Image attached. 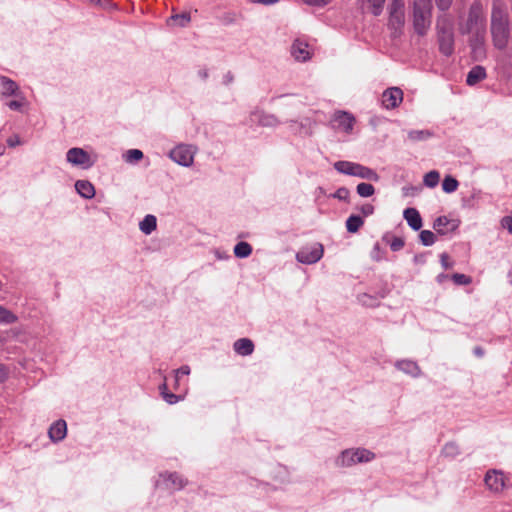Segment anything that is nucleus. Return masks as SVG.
Listing matches in <instances>:
<instances>
[{
	"label": "nucleus",
	"mask_w": 512,
	"mask_h": 512,
	"mask_svg": "<svg viewBox=\"0 0 512 512\" xmlns=\"http://www.w3.org/2000/svg\"><path fill=\"white\" fill-rule=\"evenodd\" d=\"M458 27L462 35L469 36V45L473 57L476 60L485 58L487 14L485 5L481 0H474L470 4L466 15L459 18Z\"/></svg>",
	"instance_id": "obj_1"
},
{
	"label": "nucleus",
	"mask_w": 512,
	"mask_h": 512,
	"mask_svg": "<svg viewBox=\"0 0 512 512\" xmlns=\"http://www.w3.org/2000/svg\"><path fill=\"white\" fill-rule=\"evenodd\" d=\"M490 33L493 45L504 50L510 39V21L507 5L502 0H493L491 8Z\"/></svg>",
	"instance_id": "obj_2"
},
{
	"label": "nucleus",
	"mask_w": 512,
	"mask_h": 512,
	"mask_svg": "<svg viewBox=\"0 0 512 512\" xmlns=\"http://www.w3.org/2000/svg\"><path fill=\"white\" fill-rule=\"evenodd\" d=\"M436 36L439 51L444 56H451L455 46V22L450 14L443 13L436 19Z\"/></svg>",
	"instance_id": "obj_3"
},
{
	"label": "nucleus",
	"mask_w": 512,
	"mask_h": 512,
	"mask_svg": "<svg viewBox=\"0 0 512 512\" xmlns=\"http://www.w3.org/2000/svg\"><path fill=\"white\" fill-rule=\"evenodd\" d=\"M432 1L413 0V27L419 36H425L431 26Z\"/></svg>",
	"instance_id": "obj_4"
},
{
	"label": "nucleus",
	"mask_w": 512,
	"mask_h": 512,
	"mask_svg": "<svg viewBox=\"0 0 512 512\" xmlns=\"http://www.w3.org/2000/svg\"><path fill=\"white\" fill-rule=\"evenodd\" d=\"M375 459V453L366 448H349L343 450L335 459L338 468H349L357 464L371 462Z\"/></svg>",
	"instance_id": "obj_5"
},
{
	"label": "nucleus",
	"mask_w": 512,
	"mask_h": 512,
	"mask_svg": "<svg viewBox=\"0 0 512 512\" xmlns=\"http://www.w3.org/2000/svg\"><path fill=\"white\" fill-rule=\"evenodd\" d=\"M66 161L73 167L88 170L95 165L97 158L83 148L73 147L67 150Z\"/></svg>",
	"instance_id": "obj_6"
},
{
	"label": "nucleus",
	"mask_w": 512,
	"mask_h": 512,
	"mask_svg": "<svg viewBox=\"0 0 512 512\" xmlns=\"http://www.w3.org/2000/svg\"><path fill=\"white\" fill-rule=\"evenodd\" d=\"M405 24V2L404 0H393L389 7V28L394 37L401 34Z\"/></svg>",
	"instance_id": "obj_7"
},
{
	"label": "nucleus",
	"mask_w": 512,
	"mask_h": 512,
	"mask_svg": "<svg viewBox=\"0 0 512 512\" xmlns=\"http://www.w3.org/2000/svg\"><path fill=\"white\" fill-rule=\"evenodd\" d=\"M486 488L493 494L499 495L509 485V477L501 470L489 469L484 476Z\"/></svg>",
	"instance_id": "obj_8"
},
{
	"label": "nucleus",
	"mask_w": 512,
	"mask_h": 512,
	"mask_svg": "<svg viewBox=\"0 0 512 512\" xmlns=\"http://www.w3.org/2000/svg\"><path fill=\"white\" fill-rule=\"evenodd\" d=\"M197 148L190 144H179L169 152V158L183 167H190L194 163Z\"/></svg>",
	"instance_id": "obj_9"
},
{
	"label": "nucleus",
	"mask_w": 512,
	"mask_h": 512,
	"mask_svg": "<svg viewBox=\"0 0 512 512\" xmlns=\"http://www.w3.org/2000/svg\"><path fill=\"white\" fill-rule=\"evenodd\" d=\"M356 119L346 111H336L331 117V126L338 132L350 134L353 131Z\"/></svg>",
	"instance_id": "obj_10"
},
{
	"label": "nucleus",
	"mask_w": 512,
	"mask_h": 512,
	"mask_svg": "<svg viewBox=\"0 0 512 512\" xmlns=\"http://www.w3.org/2000/svg\"><path fill=\"white\" fill-rule=\"evenodd\" d=\"M324 254L323 245L320 243H314L311 246L303 247L296 254V259L302 264H314L317 263Z\"/></svg>",
	"instance_id": "obj_11"
},
{
	"label": "nucleus",
	"mask_w": 512,
	"mask_h": 512,
	"mask_svg": "<svg viewBox=\"0 0 512 512\" xmlns=\"http://www.w3.org/2000/svg\"><path fill=\"white\" fill-rule=\"evenodd\" d=\"M403 100V91L398 87H390L382 93L381 104L389 110L398 107Z\"/></svg>",
	"instance_id": "obj_12"
},
{
	"label": "nucleus",
	"mask_w": 512,
	"mask_h": 512,
	"mask_svg": "<svg viewBox=\"0 0 512 512\" xmlns=\"http://www.w3.org/2000/svg\"><path fill=\"white\" fill-rule=\"evenodd\" d=\"M460 221L447 216H439L434 220L433 228L440 235H447L458 229Z\"/></svg>",
	"instance_id": "obj_13"
},
{
	"label": "nucleus",
	"mask_w": 512,
	"mask_h": 512,
	"mask_svg": "<svg viewBox=\"0 0 512 512\" xmlns=\"http://www.w3.org/2000/svg\"><path fill=\"white\" fill-rule=\"evenodd\" d=\"M161 482L170 490H180L186 484L185 480L176 472L161 473L159 480L156 482V486H159Z\"/></svg>",
	"instance_id": "obj_14"
},
{
	"label": "nucleus",
	"mask_w": 512,
	"mask_h": 512,
	"mask_svg": "<svg viewBox=\"0 0 512 512\" xmlns=\"http://www.w3.org/2000/svg\"><path fill=\"white\" fill-rule=\"evenodd\" d=\"M292 57L298 62L308 61L312 57V50L308 43L300 39H296L290 49Z\"/></svg>",
	"instance_id": "obj_15"
},
{
	"label": "nucleus",
	"mask_w": 512,
	"mask_h": 512,
	"mask_svg": "<svg viewBox=\"0 0 512 512\" xmlns=\"http://www.w3.org/2000/svg\"><path fill=\"white\" fill-rule=\"evenodd\" d=\"M396 369L413 377L418 378L421 376L422 371L417 362L410 359L397 360L394 364Z\"/></svg>",
	"instance_id": "obj_16"
},
{
	"label": "nucleus",
	"mask_w": 512,
	"mask_h": 512,
	"mask_svg": "<svg viewBox=\"0 0 512 512\" xmlns=\"http://www.w3.org/2000/svg\"><path fill=\"white\" fill-rule=\"evenodd\" d=\"M67 435V424L63 419H59L51 424L48 429V436L52 442H60Z\"/></svg>",
	"instance_id": "obj_17"
},
{
	"label": "nucleus",
	"mask_w": 512,
	"mask_h": 512,
	"mask_svg": "<svg viewBox=\"0 0 512 512\" xmlns=\"http://www.w3.org/2000/svg\"><path fill=\"white\" fill-rule=\"evenodd\" d=\"M250 121L263 127H275L280 123L274 115L260 111L252 113Z\"/></svg>",
	"instance_id": "obj_18"
},
{
	"label": "nucleus",
	"mask_w": 512,
	"mask_h": 512,
	"mask_svg": "<svg viewBox=\"0 0 512 512\" xmlns=\"http://www.w3.org/2000/svg\"><path fill=\"white\" fill-rule=\"evenodd\" d=\"M403 217L407 221V224L415 231H418L422 227V218L420 213L415 208H406L403 212Z\"/></svg>",
	"instance_id": "obj_19"
},
{
	"label": "nucleus",
	"mask_w": 512,
	"mask_h": 512,
	"mask_svg": "<svg viewBox=\"0 0 512 512\" xmlns=\"http://www.w3.org/2000/svg\"><path fill=\"white\" fill-rule=\"evenodd\" d=\"M74 186L76 192L84 199H92L95 196V187L88 180H77Z\"/></svg>",
	"instance_id": "obj_20"
},
{
	"label": "nucleus",
	"mask_w": 512,
	"mask_h": 512,
	"mask_svg": "<svg viewBox=\"0 0 512 512\" xmlns=\"http://www.w3.org/2000/svg\"><path fill=\"white\" fill-rule=\"evenodd\" d=\"M234 351L241 356L251 355L254 351V344L248 338H241L234 342Z\"/></svg>",
	"instance_id": "obj_21"
},
{
	"label": "nucleus",
	"mask_w": 512,
	"mask_h": 512,
	"mask_svg": "<svg viewBox=\"0 0 512 512\" xmlns=\"http://www.w3.org/2000/svg\"><path fill=\"white\" fill-rule=\"evenodd\" d=\"M0 83H1L3 95L19 96V94H21V92L19 91V86L14 80H12L6 76H2L0 78Z\"/></svg>",
	"instance_id": "obj_22"
},
{
	"label": "nucleus",
	"mask_w": 512,
	"mask_h": 512,
	"mask_svg": "<svg viewBox=\"0 0 512 512\" xmlns=\"http://www.w3.org/2000/svg\"><path fill=\"white\" fill-rule=\"evenodd\" d=\"M354 177H359L361 179H366L375 182L378 181L380 178L375 170L364 165H361L359 163H356Z\"/></svg>",
	"instance_id": "obj_23"
},
{
	"label": "nucleus",
	"mask_w": 512,
	"mask_h": 512,
	"mask_svg": "<svg viewBox=\"0 0 512 512\" xmlns=\"http://www.w3.org/2000/svg\"><path fill=\"white\" fill-rule=\"evenodd\" d=\"M486 77V71L484 67L482 66H475L473 67L469 73L467 74L466 83L470 86H473L480 82L481 80L485 79Z\"/></svg>",
	"instance_id": "obj_24"
},
{
	"label": "nucleus",
	"mask_w": 512,
	"mask_h": 512,
	"mask_svg": "<svg viewBox=\"0 0 512 512\" xmlns=\"http://www.w3.org/2000/svg\"><path fill=\"white\" fill-rule=\"evenodd\" d=\"M157 227V219L154 215L148 214L139 223V229L145 235H150Z\"/></svg>",
	"instance_id": "obj_25"
},
{
	"label": "nucleus",
	"mask_w": 512,
	"mask_h": 512,
	"mask_svg": "<svg viewBox=\"0 0 512 512\" xmlns=\"http://www.w3.org/2000/svg\"><path fill=\"white\" fill-rule=\"evenodd\" d=\"M334 169L344 175L354 176L356 163L346 160L337 161L333 164Z\"/></svg>",
	"instance_id": "obj_26"
},
{
	"label": "nucleus",
	"mask_w": 512,
	"mask_h": 512,
	"mask_svg": "<svg viewBox=\"0 0 512 512\" xmlns=\"http://www.w3.org/2000/svg\"><path fill=\"white\" fill-rule=\"evenodd\" d=\"M364 224V220L359 215H350L346 220V229L349 233H356Z\"/></svg>",
	"instance_id": "obj_27"
},
{
	"label": "nucleus",
	"mask_w": 512,
	"mask_h": 512,
	"mask_svg": "<svg viewBox=\"0 0 512 512\" xmlns=\"http://www.w3.org/2000/svg\"><path fill=\"white\" fill-rule=\"evenodd\" d=\"M252 254V246L245 241L238 242L234 247V255L237 258H247Z\"/></svg>",
	"instance_id": "obj_28"
},
{
	"label": "nucleus",
	"mask_w": 512,
	"mask_h": 512,
	"mask_svg": "<svg viewBox=\"0 0 512 512\" xmlns=\"http://www.w3.org/2000/svg\"><path fill=\"white\" fill-rule=\"evenodd\" d=\"M143 157L144 154L139 149H129L122 155L123 160L128 164H136L142 160Z\"/></svg>",
	"instance_id": "obj_29"
},
{
	"label": "nucleus",
	"mask_w": 512,
	"mask_h": 512,
	"mask_svg": "<svg viewBox=\"0 0 512 512\" xmlns=\"http://www.w3.org/2000/svg\"><path fill=\"white\" fill-rule=\"evenodd\" d=\"M441 455L448 459H454L460 455V448L456 443L448 442L442 448Z\"/></svg>",
	"instance_id": "obj_30"
},
{
	"label": "nucleus",
	"mask_w": 512,
	"mask_h": 512,
	"mask_svg": "<svg viewBox=\"0 0 512 512\" xmlns=\"http://www.w3.org/2000/svg\"><path fill=\"white\" fill-rule=\"evenodd\" d=\"M18 321V317L6 307L0 305V324L8 325Z\"/></svg>",
	"instance_id": "obj_31"
},
{
	"label": "nucleus",
	"mask_w": 512,
	"mask_h": 512,
	"mask_svg": "<svg viewBox=\"0 0 512 512\" xmlns=\"http://www.w3.org/2000/svg\"><path fill=\"white\" fill-rule=\"evenodd\" d=\"M440 174L436 170H432L424 175L423 183L429 188H434L438 185Z\"/></svg>",
	"instance_id": "obj_32"
},
{
	"label": "nucleus",
	"mask_w": 512,
	"mask_h": 512,
	"mask_svg": "<svg viewBox=\"0 0 512 512\" xmlns=\"http://www.w3.org/2000/svg\"><path fill=\"white\" fill-rule=\"evenodd\" d=\"M432 136V133L429 130H411L408 132V139L416 142V141H424Z\"/></svg>",
	"instance_id": "obj_33"
},
{
	"label": "nucleus",
	"mask_w": 512,
	"mask_h": 512,
	"mask_svg": "<svg viewBox=\"0 0 512 512\" xmlns=\"http://www.w3.org/2000/svg\"><path fill=\"white\" fill-rule=\"evenodd\" d=\"M458 186V181L452 176H446L442 182V189L448 194L455 192Z\"/></svg>",
	"instance_id": "obj_34"
},
{
	"label": "nucleus",
	"mask_w": 512,
	"mask_h": 512,
	"mask_svg": "<svg viewBox=\"0 0 512 512\" xmlns=\"http://www.w3.org/2000/svg\"><path fill=\"white\" fill-rule=\"evenodd\" d=\"M356 191L361 197H370L375 193V188L372 184L369 183H359L356 187Z\"/></svg>",
	"instance_id": "obj_35"
},
{
	"label": "nucleus",
	"mask_w": 512,
	"mask_h": 512,
	"mask_svg": "<svg viewBox=\"0 0 512 512\" xmlns=\"http://www.w3.org/2000/svg\"><path fill=\"white\" fill-rule=\"evenodd\" d=\"M420 241L424 246H431L435 243L436 237L435 234L430 230H422L420 232Z\"/></svg>",
	"instance_id": "obj_36"
},
{
	"label": "nucleus",
	"mask_w": 512,
	"mask_h": 512,
	"mask_svg": "<svg viewBox=\"0 0 512 512\" xmlns=\"http://www.w3.org/2000/svg\"><path fill=\"white\" fill-rule=\"evenodd\" d=\"M18 99H15V100H12V101H9L7 103V106L11 109V110H14V111H21L22 108L27 104L26 102V99L25 97L21 94H19V96H17Z\"/></svg>",
	"instance_id": "obj_37"
},
{
	"label": "nucleus",
	"mask_w": 512,
	"mask_h": 512,
	"mask_svg": "<svg viewBox=\"0 0 512 512\" xmlns=\"http://www.w3.org/2000/svg\"><path fill=\"white\" fill-rule=\"evenodd\" d=\"M371 6V12L373 15L378 16L381 14L383 5L386 0H366Z\"/></svg>",
	"instance_id": "obj_38"
},
{
	"label": "nucleus",
	"mask_w": 512,
	"mask_h": 512,
	"mask_svg": "<svg viewBox=\"0 0 512 512\" xmlns=\"http://www.w3.org/2000/svg\"><path fill=\"white\" fill-rule=\"evenodd\" d=\"M350 196V191L346 187L338 188L331 197L338 199L340 201H347Z\"/></svg>",
	"instance_id": "obj_39"
},
{
	"label": "nucleus",
	"mask_w": 512,
	"mask_h": 512,
	"mask_svg": "<svg viewBox=\"0 0 512 512\" xmlns=\"http://www.w3.org/2000/svg\"><path fill=\"white\" fill-rule=\"evenodd\" d=\"M452 280L457 285H468L472 282L471 277L461 274V273H455L452 275Z\"/></svg>",
	"instance_id": "obj_40"
},
{
	"label": "nucleus",
	"mask_w": 512,
	"mask_h": 512,
	"mask_svg": "<svg viewBox=\"0 0 512 512\" xmlns=\"http://www.w3.org/2000/svg\"><path fill=\"white\" fill-rule=\"evenodd\" d=\"M388 243L391 250L395 252L401 250L404 247V240L401 237H392Z\"/></svg>",
	"instance_id": "obj_41"
},
{
	"label": "nucleus",
	"mask_w": 512,
	"mask_h": 512,
	"mask_svg": "<svg viewBox=\"0 0 512 512\" xmlns=\"http://www.w3.org/2000/svg\"><path fill=\"white\" fill-rule=\"evenodd\" d=\"M162 398L165 400V402H167L170 405L176 404L183 399V397L171 392H165Z\"/></svg>",
	"instance_id": "obj_42"
},
{
	"label": "nucleus",
	"mask_w": 512,
	"mask_h": 512,
	"mask_svg": "<svg viewBox=\"0 0 512 512\" xmlns=\"http://www.w3.org/2000/svg\"><path fill=\"white\" fill-rule=\"evenodd\" d=\"M171 19L177 22L180 26H185L190 21V16L188 14H178L171 17Z\"/></svg>",
	"instance_id": "obj_43"
},
{
	"label": "nucleus",
	"mask_w": 512,
	"mask_h": 512,
	"mask_svg": "<svg viewBox=\"0 0 512 512\" xmlns=\"http://www.w3.org/2000/svg\"><path fill=\"white\" fill-rule=\"evenodd\" d=\"M332 0H302V2L312 7H324L328 5Z\"/></svg>",
	"instance_id": "obj_44"
},
{
	"label": "nucleus",
	"mask_w": 512,
	"mask_h": 512,
	"mask_svg": "<svg viewBox=\"0 0 512 512\" xmlns=\"http://www.w3.org/2000/svg\"><path fill=\"white\" fill-rule=\"evenodd\" d=\"M501 225L504 229H507L510 234H512V212L502 218Z\"/></svg>",
	"instance_id": "obj_45"
},
{
	"label": "nucleus",
	"mask_w": 512,
	"mask_h": 512,
	"mask_svg": "<svg viewBox=\"0 0 512 512\" xmlns=\"http://www.w3.org/2000/svg\"><path fill=\"white\" fill-rule=\"evenodd\" d=\"M191 372L190 367L188 365H183L180 368L174 371L176 380H179L183 375H189Z\"/></svg>",
	"instance_id": "obj_46"
},
{
	"label": "nucleus",
	"mask_w": 512,
	"mask_h": 512,
	"mask_svg": "<svg viewBox=\"0 0 512 512\" xmlns=\"http://www.w3.org/2000/svg\"><path fill=\"white\" fill-rule=\"evenodd\" d=\"M359 210L364 217H368L374 213V206L371 204H364Z\"/></svg>",
	"instance_id": "obj_47"
},
{
	"label": "nucleus",
	"mask_w": 512,
	"mask_h": 512,
	"mask_svg": "<svg viewBox=\"0 0 512 512\" xmlns=\"http://www.w3.org/2000/svg\"><path fill=\"white\" fill-rule=\"evenodd\" d=\"M419 191H420V189L418 187H414V186H405L402 188V192H403L404 196H414V195L418 194Z\"/></svg>",
	"instance_id": "obj_48"
},
{
	"label": "nucleus",
	"mask_w": 512,
	"mask_h": 512,
	"mask_svg": "<svg viewBox=\"0 0 512 512\" xmlns=\"http://www.w3.org/2000/svg\"><path fill=\"white\" fill-rule=\"evenodd\" d=\"M453 0H436L437 7L442 10L446 11L450 8Z\"/></svg>",
	"instance_id": "obj_49"
},
{
	"label": "nucleus",
	"mask_w": 512,
	"mask_h": 512,
	"mask_svg": "<svg viewBox=\"0 0 512 512\" xmlns=\"http://www.w3.org/2000/svg\"><path fill=\"white\" fill-rule=\"evenodd\" d=\"M7 144L9 147H16L18 145H21L22 142L18 135H12L7 139Z\"/></svg>",
	"instance_id": "obj_50"
},
{
	"label": "nucleus",
	"mask_w": 512,
	"mask_h": 512,
	"mask_svg": "<svg viewBox=\"0 0 512 512\" xmlns=\"http://www.w3.org/2000/svg\"><path fill=\"white\" fill-rule=\"evenodd\" d=\"M441 264L445 269H449L452 267V263L449 262V257L446 253H442L440 255Z\"/></svg>",
	"instance_id": "obj_51"
},
{
	"label": "nucleus",
	"mask_w": 512,
	"mask_h": 512,
	"mask_svg": "<svg viewBox=\"0 0 512 512\" xmlns=\"http://www.w3.org/2000/svg\"><path fill=\"white\" fill-rule=\"evenodd\" d=\"M8 377L7 369L4 365L0 364V383L4 382Z\"/></svg>",
	"instance_id": "obj_52"
},
{
	"label": "nucleus",
	"mask_w": 512,
	"mask_h": 512,
	"mask_svg": "<svg viewBox=\"0 0 512 512\" xmlns=\"http://www.w3.org/2000/svg\"><path fill=\"white\" fill-rule=\"evenodd\" d=\"M163 379H164L163 383L159 386V391H160L161 396H164L165 392H169L167 382H166V376H163Z\"/></svg>",
	"instance_id": "obj_53"
},
{
	"label": "nucleus",
	"mask_w": 512,
	"mask_h": 512,
	"mask_svg": "<svg viewBox=\"0 0 512 512\" xmlns=\"http://www.w3.org/2000/svg\"><path fill=\"white\" fill-rule=\"evenodd\" d=\"M197 74H198V77L201 78L202 80H206L209 75L208 70L206 68L199 69Z\"/></svg>",
	"instance_id": "obj_54"
},
{
	"label": "nucleus",
	"mask_w": 512,
	"mask_h": 512,
	"mask_svg": "<svg viewBox=\"0 0 512 512\" xmlns=\"http://www.w3.org/2000/svg\"><path fill=\"white\" fill-rule=\"evenodd\" d=\"M234 80V76L231 72H227L225 75H224V78H223V82L224 84L228 85L230 83H232Z\"/></svg>",
	"instance_id": "obj_55"
},
{
	"label": "nucleus",
	"mask_w": 512,
	"mask_h": 512,
	"mask_svg": "<svg viewBox=\"0 0 512 512\" xmlns=\"http://www.w3.org/2000/svg\"><path fill=\"white\" fill-rule=\"evenodd\" d=\"M254 3L263 5H273L279 2V0H252Z\"/></svg>",
	"instance_id": "obj_56"
},
{
	"label": "nucleus",
	"mask_w": 512,
	"mask_h": 512,
	"mask_svg": "<svg viewBox=\"0 0 512 512\" xmlns=\"http://www.w3.org/2000/svg\"><path fill=\"white\" fill-rule=\"evenodd\" d=\"M473 352H474L475 356H477V357H483L484 353H485L484 349L480 346L475 347Z\"/></svg>",
	"instance_id": "obj_57"
},
{
	"label": "nucleus",
	"mask_w": 512,
	"mask_h": 512,
	"mask_svg": "<svg viewBox=\"0 0 512 512\" xmlns=\"http://www.w3.org/2000/svg\"><path fill=\"white\" fill-rule=\"evenodd\" d=\"M7 342V336L4 332H0V345H3Z\"/></svg>",
	"instance_id": "obj_58"
},
{
	"label": "nucleus",
	"mask_w": 512,
	"mask_h": 512,
	"mask_svg": "<svg viewBox=\"0 0 512 512\" xmlns=\"http://www.w3.org/2000/svg\"><path fill=\"white\" fill-rule=\"evenodd\" d=\"M5 152V146L0 143V156L3 155Z\"/></svg>",
	"instance_id": "obj_59"
},
{
	"label": "nucleus",
	"mask_w": 512,
	"mask_h": 512,
	"mask_svg": "<svg viewBox=\"0 0 512 512\" xmlns=\"http://www.w3.org/2000/svg\"><path fill=\"white\" fill-rule=\"evenodd\" d=\"M445 277H446L445 275H439L438 279H439V281H441V280H444Z\"/></svg>",
	"instance_id": "obj_60"
},
{
	"label": "nucleus",
	"mask_w": 512,
	"mask_h": 512,
	"mask_svg": "<svg viewBox=\"0 0 512 512\" xmlns=\"http://www.w3.org/2000/svg\"><path fill=\"white\" fill-rule=\"evenodd\" d=\"M445 277H446L445 275H439L438 279H439V281H441V280H444Z\"/></svg>",
	"instance_id": "obj_61"
},
{
	"label": "nucleus",
	"mask_w": 512,
	"mask_h": 512,
	"mask_svg": "<svg viewBox=\"0 0 512 512\" xmlns=\"http://www.w3.org/2000/svg\"><path fill=\"white\" fill-rule=\"evenodd\" d=\"M178 384H179V380H176V379H175V384H174V388H175V389L177 388Z\"/></svg>",
	"instance_id": "obj_62"
},
{
	"label": "nucleus",
	"mask_w": 512,
	"mask_h": 512,
	"mask_svg": "<svg viewBox=\"0 0 512 512\" xmlns=\"http://www.w3.org/2000/svg\"><path fill=\"white\" fill-rule=\"evenodd\" d=\"M378 250H379V245H378V244H376V245L374 246V251H378Z\"/></svg>",
	"instance_id": "obj_63"
},
{
	"label": "nucleus",
	"mask_w": 512,
	"mask_h": 512,
	"mask_svg": "<svg viewBox=\"0 0 512 512\" xmlns=\"http://www.w3.org/2000/svg\"><path fill=\"white\" fill-rule=\"evenodd\" d=\"M508 276H509V278H510V282H511V284H512V273H509V275H508Z\"/></svg>",
	"instance_id": "obj_64"
}]
</instances>
